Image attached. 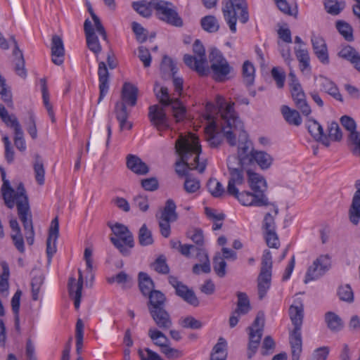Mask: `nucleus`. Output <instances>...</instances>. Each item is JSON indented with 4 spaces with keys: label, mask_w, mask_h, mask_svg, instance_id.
Returning <instances> with one entry per match:
<instances>
[{
    "label": "nucleus",
    "mask_w": 360,
    "mask_h": 360,
    "mask_svg": "<svg viewBox=\"0 0 360 360\" xmlns=\"http://www.w3.org/2000/svg\"><path fill=\"white\" fill-rule=\"evenodd\" d=\"M217 103L223 118L222 129L228 143L233 146L238 136L239 144L238 154L229 155L227 159V167L230 174L229 189H233V182H241V170L245 169V165L250 164V156L253 148L252 143L248 139V135L244 130L243 122L240 120L234 109V103H227L221 96H217Z\"/></svg>",
    "instance_id": "obj_1"
},
{
    "label": "nucleus",
    "mask_w": 360,
    "mask_h": 360,
    "mask_svg": "<svg viewBox=\"0 0 360 360\" xmlns=\"http://www.w3.org/2000/svg\"><path fill=\"white\" fill-rule=\"evenodd\" d=\"M336 28L346 41H354L353 29L349 23L342 20H338L336 22Z\"/></svg>",
    "instance_id": "obj_49"
},
{
    "label": "nucleus",
    "mask_w": 360,
    "mask_h": 360,
    "mask_svg": "<svg viewBox=\"0 0 360 360\" xmlns=\"http://www.w3.org/2000/svg\"><path fill=\"white\" fill-rule=\"evenodd\" d=\"M271 273L260 272L258 276V295L262 300L266 295L271 285Z\"/></svg>",
    "instance_id": "obj_34"
},
{
    "label": "nucleus",
    "mask_w": 360,
    "mask_h": 360,
    "mask_svg": "<svg viewBox=\"0 0 360 360\" xmlns=\"http://www.w3.org/2000/svg\"><path fill=\"white\" fill-rule=\"evenodd\" d=\"M15 204H16L17 206L19 219L22 223L26 240L28 245H32L34 240L32 216L30 211L28 197L22 183H20L17 187Z\"/></svg>",
    "instance_id": "obj_4"
},
{
    "label": "nucleus",
    "mask_w": 360,
    "mask_h": 360,
    "mask_svg": "<svg viewBox=\"0 0 360 360\" xmlns=\"http://www.w3.org/2000/svg\"><path fill=\"white\" fill-rule=\"evenodd\" d=\"M250 164L256 163L261 169L266 170L271 167L274 162V158L268 153L263 150H255L250 156Z\"/></svg>",
    "instance_id": "obj_24"
},
{
    "label": "nucleus",
    "mask_w": 360,
    "mask_h": 360,
    "mask_svg": "<svg viewBox=\"0 0 360 360\" xmlns=\"http://www.w3.org/2000/svg\"><path fill=\"white\" fill-rule=\"evenodd\" d=\"M215 102H216V105L218 108L219 112L220 113V115H221V113L219 110V108L217 103V98H215ZM222 123H223V118H222V115H221L220 124L221 127H222ZM221 130H222V132H224L222 129H221ZM205 134L206 140L209 143V145L211 148H217L222 143L223 136L226 137L224 136V133H223L224 135H222V134L218 131V124L214 121H212V122H210V124L205 127Z\"/></svg>",
    "instance_id": "obj_14"
},
{
    "label": "nucleus",
    "mask_w": 360,
    "mask_h": 360,
    "mask_svg": "<svg viewBox=\"0 0 360 360\" xmlns=\"http://www.w3.org/2000/svg\"><path fill=\"white\" fill-rule=\"evenodd\" d=\"M338 295L339 298L347 302H352L354 301V293L349 285L347 284L340 286L338 288Z\"/></svg>",
    "instance_id": "obj_56"
},
{
    "label": "nucleus",
    "mask_w": 360,
    "mask_h": 360,
    "mask_svg": "<svg viewBox=\"0 0 360 360\" xmlns=\"http://www.w3.org/2000/svg\"><path fill=\"white\" fill-rule=\"evenodd\" d=\"M184 188L188 193H193L200 189V181L188 176L186 178Z\"/></svg>",
    "instance_id": "obj_62"
},
{
    "label": "nucleus",
    "mask_w": 360,
    "mask_h": 360,
    "mask_svg": "<svg viewBox=\"0 0 360 360\" xmlns=\"http://www.w3.org/2000/svg\"><path fill=\"white\" fill-rule=\"evenodd\" d=\"M151 267L158 273L161 274H167L169 272V267L167 264L166 258L164 255L159 256L153 263Z\"/></svg>",
    "instance_id": "obj_53"
},
{
    "label": "nucleus",
    "mask_w": 360,
    "mask_h": 360,
    "mask_svg": "<svg viewBox=\"0 0 360 360\" xmlns=\"http://www.w3.org/2000/svg\"><path fill=\"white\" fill-rule=\"evenodd\" d=\"M306 126L309 133L314 137L315 140L316 139L321 138V134L323 133V129L322 126L316 120L311 118L308 119Z\"/></svg>",
    "instance_id": "obj_51"
},
{
    "label": "nucleus",
    "mask_w": 360,
    "mask_h": 360,
    "mask_svg": "<svg viewBox=\"0 0 360 360\" xmlns=\"http://www.w3.org/2000/svg\"><path fill=\"white\" fill-rule=\"evenodd\" d=\"M115 236L110 237V242L118 249L123 256H129L130 249L134 246V240L132 233L128 227L120 223L112 224L108 223Z\"/></svg>",
    "instance_id": "obj_7"
},
{
    "label": "nucleus",
    "mask_w": 360,
    "mask_h": 360,
    "mask_svg": "<svg viewBox=\"0 0 360 360\" xmlns=\"http://www.w3.org/2000/svg\"><path fill=\"white\" fill-rule=\"evenodd\" d=\"M0 94L1 99L7 103L8 105H12V94L7 88L5 79L0 75Z\"/></svg>",
    "instance_id": "obj_59"
},
{
    "label": "nucleus",
    "mask_w": 360,
    "mask_h": 360,
    "mask_svg": "<svg viewBox=\"0 0 360 360\" xmlns=\"http://www.w3.org/2000/svg\"><path fill=\"white\" fill-rule=\"evenodd\" d=\"M316 80L322 91L328 94L338 101H343L337 85L333 81L323 75H319Z\"/></svg>",
    "instance_id": "obj_21"
},
{
    "label": "nucleus",
    "mask_w": 360,
    "mask_h": 360,
    "mask_svg": "<svg viewBox=\"0 0 360 360\" xmlns=\"http://www.w3.org/2000/svg\"><path fill=\"white\" fill-rule=\"evenodd\" d=\"M303 311L304 307L301 302L297 305H291L289 308L290 320L294 326V329L290 333L292 360H299L302 350L301 328L304 317Z\"/></svg>",
    "instance_id": "obj_5"
},
{
    "label": "nucleus",
    "mask_w": 360,
    "mask_h": 360,
    "mask_svg": "<svg viewBox=\"0 0 360 360\" xmlns=\"http://www.w3.org/2000/svg\"><path fill=\"white\" fill-rule=\"evenodd\" d=\"M127 166L131 172L139 175H145L149 171L148 165L135 155H127Z\"/></svg>",
    "instance_id": "obj_29"
},
{
    "label": "nucleus",
    "mask_w": 360,
    "mask_h": 360,
    "mask_svg": "<svg viewBox=\"0 0 360 360\" xmlns=\"http://www.w3.org/2000/svg\"><path fill=\"white\" fill-rule=\"evenodd\" d=\"M34 171L37 182L39 185H43L44 184L45 169L44 164L39 155H37L35 159L34 164Z\"/></svg>",
    "instance_id": "obj_52"
},
{
    "label": "nucleus",
    "mask_w": 360,
    "mask_h": 360,
    "mask_svg": "<svg viewBox=\"0 0 360 360\" xmlns=\"http://www.w3.org/2000/svg\"><path fill=\"white\" fill-rule=\"evenodd\" d=\"M328 137L334 141H339L342 138V131L336 122H333L328 126Z\"/></svg>",
    "instance_id": "obj_64"
},
{
    "label": "nucleus",
    "mask_w": 360,
    "mask_h": 360,
    "mask_svg": "<svg viewBox=\"0 0 360 360\" xmlns=\"http://www.w3.org/2000/svg\"><path fill=\"white\" fill-rule=\"evenodd\" d=\"M272 270V256L269 250L264 251L262 258V266L260 272L271 273Z\"/></svg>",
    "instance_id": "obj_60"
},
{
    "label": "nucleus",
    "mask_w": 360,
    "mask_h": 360,
    "mask_svg": "<svg viewBox=\"0 0 360 360\" xmlns=\"http://www.w3.org/2000/svg\"><path fill=\"white\" fill-rule=\"evenodd\" d=\"M52 62L56 65H61L64 62L65 48L62 38L56 34L51 38Z\"/></svg>",
    "instance_id": "obj_18"
},
{
    "label": "nucleus",
    "mask_w": 360,
    "mask_h": 360,
    "mask_svg": "<svg viewBox=\"0 0 360 360\" xmlns=\"http://www.w3.org/2000/svg\"><path fill=\"white\" fill-rule=\"evenodd\" d=\"M226 262L220 254H217L213 258V269L216 274L223 278L226 274Z\"/></svg>",
    "instance_id": "obj_48"
},
{
    "label": "nucleus",
    "mask_w": 360,
    "mask_h": 360,
    "mask_svg": "<svg viewBox=\"0 0 360 360\" xmlns=\"http://www.w3.org/2000/svg\"><path fill=\"white\" fill-rule=\"evenodd\" d=\"M356 186L358 188L353 196L349 210L350 221L354 225L358 224L360 219V180L356 181Z\"/></svg>",
    "instance_id": "obj_27"
},
{
    "label": "nucleus",
    "mask_w": 360,
    "mask_h": 360,
    "mask_svg": "<svg viewBox=\"0 0 360 360\" xmlns=\"http://www.w3.org/2000/svg\"><path fill=\"white\" fill-rule=\"evenodd\" d=\"M238 302L237 307L235 309V314L245 315L249 312L251 309L249 298L246 293L238 292L237 293Z\"/></svg>",
    "instance_id": "obj_40"
},
{
    "label": "nucleus",
    "mask_w": 360,
    "mask_h": 360,
    "mask_svg": "<svg viewBox=\"0 0 360 360\" xmlns=\"http://www.w3.org/2000/svg\"><path fill=\"white\" fill-rule=\"evenodd\" d=\"M149 314L159 329L167 330L172 326L171 316L165 307L149 311Z\"/></svg>",
    "instance_id": "obj_17"
},
{
    "label": "nucleus",
    "mask_w": 360,
    "mask_h": 360,
    "mask_svg": "<svg viewBox=\"0 0 360 360\" xmlns=\"http://www.w3.org/2000/svg\"><path fill=\"white\" fill-rule=\"evenodd\" d=\"M338 56L349 61L353 67L360 72V53L352 46L344 45L338 52Z\"/></svg>",
    "instance_id": "obj_23"
},
{
    "label": "nucleus",
    "mask_w": 360,
    "mask_h": 360,
    "mask_svg": "<svg viewBox=\"0 0 360 360\" xmlns=\"http://www.w3.org/2000/svg\"><path fill=\"white\" fill-rule=\"evenodd\" d=\"M139 287L141 293L144 296H147L155 290L153 289L155 287L153 281L146 273L144 272H140L139 274Z\"/></svg>",
    "instance_id": "obj_35"
},
{
    "label": "nucleus",
    "mask_w": 360,
    "mask_h": 360,
    "mask_svg": "<svg viewBox=\"0 0 360 360\" xmlns=\"http://www.w3.org/2000/svg\"><path fill=\"white\" fill-rule=\"evenodd\" d=\"M201 254L203 256V259H200L202 264H196L193 266V272L195 274H199L200 271L208 274L211 271L210 259L205 248L203 250H200L199 255Z\"/></svg>",
    "instance_id": "obj_43"
},
{
    "label": "nucleus",
    "mask_w": 360,
    "mask_h": 360,
    "mask_svg": "<svg viewBox=\"0 0 360 360\" xmlns=\"http://www.w3.org/2000/svg\"><path fill=\"white\" fill-rule=\"evenodd\" d=\"M79 277L77 281L74 277H70L68 281V290L70 297L73 296L74 290H82L84 278L82 272L80 269L78 270Z\"/></svg>",
    "instance_id": "obj_54"
},
{
    "label": "nucleus",
    "mask_w": 360,
    "mask_h": 360,
    "mask_svg": "<svg viewBox=\"0 0 360 360\" xmlns=\"http://www.w3.org/2000/svg\"><path fill=\"white\" fill-rule=\"evenodd\" d=\"M132 30L136 34L137 41L142 44L145 42L147 39L148 31L143 28L139 23L136 22H132Z\"/></svg>",
    "instance_id": "obj_63"
},
{
    "label": "nucleus",
    "mask_w": 360,
    "mask_h": 360,
    "mask_svg": "<svg viewBox=\"0 0 360 360\" xmlns=\"http://www.w3.org/2000/svg\"><path fill=\"white\" fill-rule=\"evenodd\" d=\"M150 5L155 11L158 19L176 27H183V19L172 3L163 0H151Z\"/></svg>",
    "instance_id": "obj_8"
},
{
    "label": "nucleus",
    "mask_w": 360,
    "mask_h": 360,
    "mask_svg": "<svg viewBox=\"0 0 360 360\" xmlns=\"http://www.w3.org/2000/svg\"><path fill=\"white\" fill-rule=\"evenodd\" d=\"M202 28L210 33L216 32L219 29V24L214 15H206L200 20Z\"/></svg>",
    "instance_id": "obj_44"
},
{
    "label": "nucleus",
    "mask_w": 360,
    "mask_h": 360,
    "mask_svg": "<svg viewBox=\"0 0 360 360\" xmlns=\"http://www.w3.org/2000/svg\"><path fill=\"white\" fill-rule=\"evenodd\" d=\"M330 257L326 255L319 256L314 261L305 275L304 283H307L311 281L316 280L323 276L330 268Z\"/></svg>",
    "instance_id": "obj_12"
},
{
    "label": "nucleus",
    "mask_w": 360,
    "mask_h": 360,
    "mask_svg": "<svg viewBox=\"0 0 360 360\" xmlns=\"http://www.w3.org/2000/svg\"><path fill=\"white\" fill-rule=\"evenodd\" d=\"M148 335L153 344L160 347V351L162 348H165V346H167V345L170 343L167 337L162 332L161 330H158V328H149Z\"/></svg>",
    "instance_id": "obj_33"
},
{
    "label": "nucleus",
    "mask_w": 360,
    "mask_h": 360,
    "mask_svg": "<svg viewBox=\"0 0 360 360\" xmlns=\"http://www.w3.org/2000/svg\"><path fill=\"white\" fill-rule=\"evenodd\" d=\"M269 205L274 207V216L271 215L269 212L264 215L262 222L263 234L271 231H276L275 217L278 214V208L274 203L270 202Z\"/></svg>",
    "instance_id": "obj_37"
},
{
    "label": "nucleus",
    "mask_w": 360,
    "mask_h": 360,
    "mask_svg": "<svg viewBox=\"0 0 360 360\" xmlns=\"http://www.w3.org/2000/svg\"><path fill=\"white\" fill-rule=\"evenodd\" d=\"M311 44L314 52L319 61L324 65L329 63V57L326 44L322 37L313 36Z\"/></svg>",
    "instance_id": "obj_22"
},
{
    "label": "nucleus",
    "mask_w": 360,
    "mask_h": 360,
    "mask_svg": "<svg viewBox=\"0 0 360 360\" xmlns=\"http://www.w3.org/2000/svg\"><path fill=\"white\" fill-rule=\"evenodd\" d=\"M226 341L223 338H219L217 343L214 346L211 354L210 360H226L227 353Z\"/></svg>",
    "instance_id": "obj_38"
},
{
    "label": "nucleus",
    "mask_w": 360,
    "mask_h": 360,
    "mask_svg": "<svg viewBox=\"0 0 360 360\" xmlns=\"http://www.w3.org/2000/svg\"><path fill=\"white\" fill-rule=\"evenodd\" d=\"M147 296L148 297L147 303L148 311L165 307L167 298L161 291L155 290Z\"/></svg>",
    "instance_id": "obj_30"
},
{
    "label": "nucleus",
    "mask_w": 360,
    "mask_h": 360,
    "mask_svg": "<svg viewBox=\"0 0 360 360\" xmlns=\"http://www.w3.org/2000/svg\"><path fill=\"white\" fill-rule=\"evenodd\" d=\"M132 8L141 16L148 18L152 14L150 1L148 3L146 1H134Z\"/></svg>",
    "instance_id": "obj_47"
},
{
    "label": "nucleus",
    "mask_w": 360,
    "mask_h": 360,
    "mask_svg": "<svg viewBox=\"0 0 360 360\" xmlns=\"http://www.w3.org/2000/svg\"><path fill=\"white\" fill-rule=\"evenodd\" d=\"M138 88L129 82H125L123 84L121 98L122 101L119 103H124V105L134 106L137 102Z\"/></svg>",
    "instance_id": "obj_25"
},
{
    "label": "nucleus",
    "mask_w": 360,
    "mask_h": 360,
    "mask_svg": "<svg viewBox=\"0 0 360 360\" xmlns=\"http://www.w3.org/2000/svg\"><path fill=\"white\" fill-rule=\"evenodd\" d=\"M248 330H249V342L247 356L250 359L257 351L263 332H262L261 328L255 330L252 328H248Z\"/></svg>",
    "instance_id": "obj_28"
},
{
    "label": "nucleus",
    "mask_w": 360,
    "mask_h": 360,
    "mask_svg": "<svg viewBox=\"0 0 360 360\" xmlns=\"http://www.w3.org/2000/svg\"><path fill=\"white\" fill-rule=\"evenodd\" d=\"M292 100L297 108L300 110L303 115L307 117L311 114V107L309 106L307 101L306 95H304L303 98L298 97L296 98H293Z\"/></svg>",
    "instance_id": "obj_58"
},
{
    "label": "nucleus",
    "mask_w": 360,
    "mask_h": 360,
    "mask_svg": "<svg viewBox=\"0 0 360 360\" xmlns=\"http://www.w3.org/2000/svg\"><path fill=\"white\" fill-rule=\"evenodd\" d=\"M255 69L253 64L249 60L244 62L242 67L243 82L247 86L253 84L255 81Z\"/></svg>",
    "instance_id": "obj_42"
},
{
    "label": "nucleus",
    "mask_w": 360,
    "mask_h": 360,
    "mask_svg": "<svg viewBox=\"0 0 360 360\" xmlns=\"http://www.w3.org/2000/svg\"><path fill=\"white\" fill-rule=\"evenodd\" d=\"M1 176L3 181L1 193L5 205L8 208L12 209L15 205V197L16 191L11 186L9 181L6 179L5 170H2Z\"/></svg>",
    "instance_id": "obj_26"
},
{
    "label": "nucleus",
    "mask_w": 360,
    "mask_h": 360,
    "mask_svg": "<svg viewBox=\"0 0 360 360\" xmlns=\"http://www.w3.org/2000/svg\"><path fill=\"white\" fill-rule=\"evenodd\" d=\"M14 145L21 152L25 151L26 143L24 138V133L22 129H19L18 127L16 129V131L14 132Z\"/></svg>",
    "instance_id": "obj_61"
},
{
    "label": "nucleus",
    "mask_w": 360,
    "mask_h": 360,
    "mask_svg": "<svg viewBox=\"0 0 360 360\" xmlns=\"http://www.w3.org/2000/svg\"><path fill=\"white\" fill-rule=\"evenodd\" d=\"M194 56L185 54L184 62L190 69L195 71L200 76L206 75L209 71L205 49L202 42L196 39L193 45Z\"/></svg>",
    "instance_id": "obj_9"
},
{
    "label": "nucleus",
    "mask_w": 360,
    "mask_h": 360,
    "mask_svg": "<svg viewBox=\"0 0 360 360\" xmlns=\"http://www.w3.org/2000/svg\"><path fill=\"white\" fill-rule=\"evenodd\" d=\"M59 236V222L58 217H55L51 224L49 236L46 240V254L49 262L53 255L56 252V241Z\"/></svg>",
    "instance_id": "obj_15"
},
{
    "label": "nucleus",
    "mask_w": 360,
    "mask_h": 360,
    "mask_svg": "<svg viewBox=\"0 0 360 360\" xmlns=\"http://www.w3.org/2000/svg\"><path fill=\"white\" fill-rule=\"evenodd\" d=\"M148 117L151 124L158 130L169 128V121L163 108L158 105H150L148 108Z\"/></svg>",
    "instance_id": "obj_13"
},
{
    "label": "nucleus",
    "mask_w": 360,
    "mask_h": 360,
    "mask_svg": "<svg viewBox=\"0 0 360 360\" xmlns=\"http://www.w3.org/2000/svg\"><path fill=\"white\" fill-rule=\"evenodd\" d=\"M153 91L160 103L164 106L172 105L174 117L176 122L183 120L186 115V108L178 98H172L165 86H160L157 82Z\"/></svg>",
    "instance_id": "obj_11"
},
{
    "label": "nucleus",
    "mask_w": 360,
    "mask_h": 360,
    "mask_svg": "<svg viewBox=\"0 0 360 360\" xmlns=\"http://www.w3.org/2000/svg\"><path fill=\"white\" fill-rule=\"evenodd\" d=\"M98 76L100 91L98 103H100L109 90V72L106 64L103 61L98 63Z\"/></svg>",
    "instance_id": "obj_20"
},
{
    "label": "nucleus",
    "mask_w": 360,
    "mask_h": 360,
    "mask_svg": "<svg viewBox=\"0 0 360 360\" xmlns=\"http://www.w3.org/2000/svg\"><path fill=\"white\" fill-rule=\"evenodd\" d=\"M248 184L252 191L239 192L237 185H242L245 181V169L241 170L243 179L241 182H233V189H229V180L227 185V193L234 197L244 206L263 207L269 205L270 202L265 192L267 189V184L265 179L260 174L248 169Z\"/></svg>",
    "instance_id": "obj_2"
},
{
    "label": "nucleus",
    "mask_w": 360,
    "mask_h": 360,
    "mask_svg": "<svg viewBox=\"0 0 360 360\" xmlns=\"http://www.w3.org/2000/svg\"><path fill=\"white\" fill-rule=\"evenodd\" d=\"M10 39L14 46L13 55L14 56L15 72L19 77L25 78L27 77V70L25 69V62L22 51L20 49L14 36H11Z\"/></svg>",
    "instance_id": "obj_19"
},
{
    "label": "nucleus",
    "mask_w": 360,
    "mask_h": 360,
    "mask_svg": "<svg viewBox=\"0 0 360 360\" xmlns=\"http://www.w3.org/2000/svg\"><path fill=\"white\" fill-rule=\"evenodd\" d=\"M175 149L180 160L176 162V172L179 176H189L188 170L197 169L200 173L204 172L206 165L199 162V155L202 151L198 143L190 141L180 135L175 142Z\"/></svg>",
    "instance_id": "obj_3"
},
{
    "label": "nucleus",
    "mask_w": 360,
    "mask_h": 360,
    "mask_svg": "<svg viewBox=\"0 0 360 360\" xmlns=\"http://www.w3.org/2000/svg\"><path fill=\"white\" fill-rule=\"evenodd\" d=\"M175 292L177 296L191 306L198 307L200 304L194 291L185 284L181 285Z\"/></svg>",
    "instance_id": "obj_31"
},
{
    "label": "nucleus",
    "mask_w": 360,
    "mask_h": 360,
    "mask_svg": "<svg viewBox=\"0 0 360 360\" xmlns=\"http://www.w3.org/2000/svg\"><path fill=\"white\" fill-rule=\"evenodd\" d=\"M176 206L174 201L172 199H168L159 219L172 222L176 221L178 214L176 212Z\"/></svg>",
    "instance_id": "obj_36"
},
{
    "label": "nucleus",
    "mask_w": 360,
    "mask_h": 360,
    "mask_svg": "<svg viewBox=\"0 0 360 360\" xmlns=\"http://www.w3.org/2000/svg\"><path fill=\"white\" fill-rule=\"evenodd\" d=\"M281 114L285 122L294 126H300L302 124V120L300 112L294 109H291L288 105H282L281 108Z\"/></svg>",
    "instance_id": "obj_32"
},
{
    "label": "nucleus",
    "mask_w": 360,
    "mask_h": 360,
    "mask_svg": "<svg viewBox=\"0 0 360 360\" xmlns=\"http://www.w3.org/2000/svg\"><path fill=\"white\" fill-rule=\"evenodd\" d=\"M222 12L226 23L232 33L236 32L237 12L240 11L238 19L243 24L249 20L247 4L245 0H224Z\"/></svg>",
    "instance_id": "obj_6"
},
{
    "label": "nucleus",
    "mask_w": 360,
    "mask_h": 360,
    "mask_svg": "<svg viewBox=\"0 0 360 360\" xmlns=\"http://www.w3.org/2000/svg\"><path fill=\"white\" fill-rule=\"evenodd\" d=\"M325 321L328 328L332 331H339L343 327V323L340 317L332 311L326 313Z\"/></svg>",
    "instance_id": "obj_41"
},
{
    "label": "nucleus",
    "mask_w": 360,
    "mask_h": 360,
    "mask_svg": "<svg viewBox=\"0 0 360 360\" xmlns=\"http://www.w3.org/2000/svg\"><path fill=\"white\" fill-rule=\"evenodd\" d=\"M84 30L86 35L87 47L96 56H98L101 53L102 47L95 33L91 22L89 19L84 21Z\"/></svg>",
    "instance_id": "obj_16"
},
{
    "label": "nucleus",
    "mask_w": 360,
    "mask_h": 360,
    "mask_svg": "<svg viewBox=\"0 0 360 360\" xmlns=\"http://www.w3.org/2000/svg\"><path fill=\"white\" fill-rule=\"evenodd\" d=\"M324 6L327 13L333 15H337L345 8V2H339L338 0H325Z\"/></svg>",
    "instance_id": "obj_46"
},
{
    "label": "nucleus",
    "mask_w": 360,
    "mask_h": 360,
    "mask_svg": "<svg viewBox=\"0 0 360 360\" xmlns=\"http://www.w3.org/2000/svg\"><path fill=\"white\" fill-rule=\"evenodd\" d=\"M139 243L142 246H147L153 243L152 233L146 224H143L139 229Z\"/></svg>",
    "instance_id": "obj_50"
},
{
    "label": "nucleus",
    "mask_w": 360,
    "mask_h": 360,
    "mask_svg": "<svg viewBox=\"0 0 360 360\" xmlns=\"http://www.w3.org/2000/svg\"><path fill=\"white\" fill-rule=\"evenodd\" d=\"M180 325L184 328L200 329L202 323L192 316H188L180 320Z\"/></svg>",
    "instance_id": "obj_57"
},
{
    "label": "nucleus",
    "mask_w": 360,
    "mask_h": 360,
    "mask_svg": "<svg viewBox=\"0 0 360 360\" xmlns=\"http://www.w3.org/2000/svg\"><path fill=\"white\" fill-rule=\"evenodd\" d=\"M0 117L2 121L9 127L16 131L17 128L22 129L17 117L14 115H8V111L4 106H1L0 110Z\"/></svg>",
    "instance_id": "obj_45"
},
{
    "label": "nucleus",
    "mask_w": 360,
    "mask_h": 360,
    "mask_svg": "<svg viewBox=\"0 0 360 360\" xmlns=\"http://www.w3.org/2000/svg\"><path fill=\"white\" fill-rule=\"evenodd\" d=\"M115 112L120 125L127 122L129 112L127 111L124 103L117 102L115 107Z\"/></svg>",
    "instance_id": "obj_55"
},
{
    "label": "nucleus",
    "mask_w": 360,
    "mask_h": 360,
    "mask_svg": "<svg viewBox=\"0 0 360 360\" xmlns=\"http://www.w3.org/2000/svg\"><path fill=\"white\" fill-rule=\"evenodd\" d=\"M210 70L213 79L217 82H224L233 68L229 65L222 53L216 48L211 49L209 53Z\"/></svg>",
    "instance_id": "obj_10"
},
{
    "label": "nucleus",
    "mask_w": 360,
    "mask_h": 360,
    "mask_svg": "<svg viewBox=\"0 0 360 360\" xmlns=\"http://www.w3.org/2000/svg\"><path fill=\"white\" fill-rule=\"evenodd\" d=\"M208 191L214 198H222L225 195H229L223 185L216 179L211 178L207 183Z\"/></svg>",
    "instance_id": "obj_39"
}]
</instances>
